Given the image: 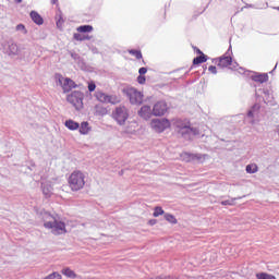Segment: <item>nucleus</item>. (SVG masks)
I'll list each match as a JSON object with an SVG mask.
<instances>
[{"label": "nucleus", "instance_id": "obj_14", "mask_svg": "<svg viewBox=\"0 0 279 279\" xmlns=\"http://www.w3.org/2000/svg\"><path fill=\"white\" fill-rule=\"evenodd\" d=\"M29 16L32 21L35 22L36 25H43V23H45V20H43V16L36 11H32Z\"/></svg>", "mask_w": 279, "mask_h": 279}, {"label": "nucleus", "instance_id": "obj_13", "mask_svg": "<svg viewBox=\"0 0 279 279\" xmlns=\"http://www.w3.org/2000/svg\"><path fill=\"white\" fill-rule=\"evenodd\" d=\"M138 114L142 119H145L147 121V119H151V116H154V109L151 110V107L149 106H143L140 111Z\"/></svg>", "mask_w": 279, "mask_h": 279}, {"label": "nucleus", "instance_id": "obj_36", "mask_svg": "<svg viewBox=\"0 0 279 279\" xmlns=\"http://www.w3.org/2000/svg\"><path fill=\"white\" fill-rule=\"evenodd\" d=\"M193 50L195 51V53H197L198 56L204 54V52L202 50H199V48L193 46Z\"/></svg>", "mask_w": 279, "mask_h": 279}, {"label": "nucleus", "instance_id": "obj_12", "mask_svg": "<svg viewBox=\"0 0 279 279\" xmlns=\"http://www.w3.org/2000/svg\"><path fill=\"white\" fill-rule=\"evenodd\" d=\"M251 80L253 82H256L257 84H265V82H269V74L268 73H254L251 76Z\"/></svg>", "mask_w": 279, "mask_h": 279}, {"label": "nucleus", "instance_id": "obj_8", "mask_svg": "<svg viewBox=\"0 0 279 279\" xmlns=\"http://www.w3.org/2000/svg\"><path fill=\"white\" fill-rule=\"evenodd\" d=\"M95 97L100 104H112L113 106L121 102L117 95H108L104 92H96Z\"/></svg>", "mask_w": 279, "mask_h": 279}, {"label": "nucleus", "instance_id": "obj_15", "mask_svg": "<svg viewBox=\"0 0 279 279\" xmlns=\"http://www.w3.org/2000/svg\"><path fill=\"white\" fill-rule=\"evenodd\" d=\"M78 128L80 134L86 135L90 132V124L88 122H82Z\"/></svg>", "mask_w": 279, "mask_h": 279}, {"label": "nucleus", "instance_id": "obj_37", "mask_svg": "<svg viewBox=\"0 0 279 279\" xmlns=\"http://www.w3.org/2000/svg\"><path fill=\"white\" fill-rule=\"evenodd\" d=\"M138 73H140V75H145V73H147V68H141L138 70Z\"/></svg>", "mask_w": 279, "mask_h": 279}, {"label": "nucleus", "instance_id": "obj_40", "mask_svg": "<svg viewBox=\"0 0 279 279\" xmlns=\"http://www.w3.org/2000/svg\"><path fill=\"white\" fill-rule=\"evenodd\" d=\"M15 3H23V0H15Z\"/></svg>", "mask_w": 279, "mask_h": 279}, {"label": "nucleus", "instance_id": "obj_23", "mask_svg": "<svg viewBox=\"0 0 279 279\" xmlns=\"http://www.w3.org/2000/svg\"><path fill=\"white\" fill-rule=\"evenodd\" d=\"M129 53L131 56H134V58H136V60H142L143 59V52H141V50L131 49V50H129Z\"/></svg>", "mask_w": 279, "mask_h": 279}, {"label": "nucleus", "instance_id": "obj_4", "mask_svg": "<svg viewBox=\"0 0 279 279\" xmlns=\"http://www.w3.org/2000/svg\"><path fill=\"white\" fill-rule=\"evenodd\" d=\"M66 101L71 104L75 110H82V108H84V93L74 90L66 96Z\"/></svg>", "mask_w": 279, "mask_h": 279}, {"label": "nucleus", "instance_id": "obj_3", "mask_svg": "<svg viewBox=\"0 0 279 279\" xmlns=\"http://www.w3.org/2000/svg\"><path fill=\"white\" fill-rule=\"evenodd\" d=\"M174 125L177 128V132H179L181 136H186V134H189L190 136H195L199 134V131L197 129L191 128V122L177 120Z\"/></svg>", "mask_w": 279, "mask_h": 279}, {"label": "nucleus", "instance_id": "obj_41", "mask_svg": "<svg viewBox=\"0 0 279 279\" xmlns=\"http://www.w3.org/2000/svg\"><path fill=\"white\" fill-rule=\"evenodd\" d=\"M52 3H57V0H52Z\"/></svg>", "mask_w": 279, "mask_h": 279}, {"label": "nucleus", "instance_id": "obj_30", "mask_svg": "<svg viewBox=\"0 0 279 279\" xmlns=\"http://www.w3.org/2000/svg\"><path fill=\"white\" fill-rule=\"evenodd\" d=\"M87 88L89 93H95V89L97 88V85L95 84V82H88L87 83Z\"/></svg>", "mask_w": 279, "mask_h": 279}, {"label": "nucleus", "instance_id": "obj_26", "mask_svg": "<svg viewBox=\"0 0 279 279\" xmlns=\"http://www.w3.org/2000/svg\"><path fill=\"white\" fill-rule=\"evenodd\" d=\"M95 110H96L97 114H107L108 113V110L100 105H96Z\"/></svg>", "mask_w": 279, "mask_h": 279}, {"label": "nucleus", "instance_id": "obj_38", "mask_svg": "<svg viewBox=\"0 0 279 279\" xmlns=\"http://www.w3.org/2000/svg\"><path fill=\"white\" fill-rule=\"evenodd\" d=\"M76 40H88L90 37H75Z\"/></svg>", "mask_w": 279, "mask_h": 279}, {"label": "nucleus", "instance_id": "obj_24", "mask_svg": "<svg viewBox=\"0 0 279 279\" xmlns=\"http://www.w3.org/2000/svg\"><path fill=\"white\" fill-rule=\"evenodd\" d=\"M165 219L166 221H168L169 223H178V219L175 218V216L171 215V214H165Z\"/></svg>", "mask_w": 279, "mask_h": 279}, {"label": "nucleus", "instance_id": "obj_39", "mask_svg": "<svg viewBox=\"0 0 279 279\" xmlns=\"http://www.w3.org/2000/svg\"><path fill=\"white\" fill-rule=\"evenodd\" d=\"M247 117H254V113H252V111H248Z\"/></svg>", "mask_w": 279, "mask_h": 279}, {"label": "nucleus", "instance_id": "obj_6", "mask_svg": "<svg viewBox=\"0 0 279 279\" xmlns=\"http://www.w3.org/2000/svg\"><path fill=\"white\" fill-rule=\"evenodd\" d=\"M124 94L133 106H141V104H143L144 96L143 93L138 92V89L134 87H126L124 89Z\"/></svg>", "mask_w": 279, "mask_h": 279}, {"label": "nucleus", "instance_id": "obj_9", "mask_svg": "<svg viewBox=\"0 0 279 279\" xmlns=\"http://www.w3.org/2000/svg\"><path fill=\"white\" fill-rule=\"evenodd\" d=\"M169 112V105L165 100H159L153 106V117H165Z\"/></svg>", "mask_w": 279, "mask_h": 279}, {"label": "nucleus", "instance_id": "obj_28", "mask_svg": "<svg viewBox=\"0 0 279 279\" xmlns=\"http://www.w3.org/2000/svg\"><path fill=\"white\" fill-rule=\"evenodd\" d=\"M160 215H165V210L162 209V207H155L153 216L154 217H160Z\"/></svg>", "mask_w": 279, "mask_h": 279}, {"label": "nucleus", "instance_id": "obj_35", "mask_svg": "<svg viewBox=\"0 0 279 279\" xmlns=\"http://www.w3.org/2000/svg\"><path fill=\"white\" fill-rule=\"evenodd\" d=\"M10 49H11L12 53H16V51H19V48H17L16 45H14V44H12V45L10 46Z\"/></svg>", "mask_w": 279, "mask_h": 279}, {"label": "nucleus", "instance_id": "obj_19", "mask_svg": "<svg viewBox=\"0 0 279 279\" xmlns=\"http://www.w3.org/2000/svg\"><path fill=\"white\" fill-rule=\"evenodd\" d=\"M184 156L187 158V162H193L194 160H202L204 156L197 154L185 153Z\"/></svg>", "mask_w": 279, "mask_h": 279}, {"label": "nucleus", "instance_id": "obj_18", "mask_svg": "<svg viewBox=\"0 0 279 279\" xmlns=\"http://www.w3.org/2000/svg\"><path fill=\"white\" fill-rule=\"evenodd\" d=\"M61 274L66 278H72V279L77 278V274H75V271H73L71 268H63L61 270Z\"/></svg>", "mask_w": 279, "mask_h": 279}, {"label": "nucleus", "instance_id": "obj_11", "mask_svg": "<svg viewBox=\"0 0 279 279\" xmlns=\"http://www.w3.org/2000/svg\"><path fill=\"white\" fill-rule=\"evenodd\" d=\"M218 66L220 69H226L229 66L230 69H233L234 71H243V68H239L238 65H234V63H232V57H230V56L221 57L218 61Z\"/></svg>", "mask_w": 279, "mask_h": 279}, {"label": "nucleus", "instance_id": "obj_27", "mask_svg": "<svg viewBox=\"0 0 279 279\" xmlns=\"http://www.w3.org/2000/svg\"><path fill=\"white\" fill-rule=\"evenodd\" d=\"M43 193H44L45 197H51V186L44 185L43 186Z\"/></svg>", "mask_w": 279, "mask_h": 279}, {"label": "nucleus", "instance_id": "obj_5", "mask_svg": "<svg viewBox=\"0 0 279 279\" xmlns=\"http://www.w3.org/2000/svg\"><path fill=\"white\" fill-rule=\"evenodd\" d=\"M56 80L61 86L63 93H71L74 88H78L80 85L72 78L64 77L62 74H56Z\"/></svg>", "mask_w": 279, "mask_h": 279}, {"label": "nucleus", "instance_id": "obj_17", "mask_svg": "<svg viewBox=\"0 0 279 279\" xmlns=\"http://www.w3.org/2000/svg\"><path fill=\"white\" fill-rule=\"evenodd\" d=\"M204 62H208V56L206 54H199L198 57L193 59V64H204Z\"/></svg>", "mask_w": 279, "mask_h": 279}, {"label": "nucleus", "instance_id": "obj_10", "mask_svg": "<svg viewBox=\"0 0 279 279\" xmlns=\"http://www.w3.org/2000/svg\"><path fill=\"white\" fill-rule=\"evenodd\" d=\"M113 119L119 123V125H123L130 114H128V109L125 107H118L112 113Z\"/></svg>", "mask_w": 279, "mask_h": 279}, {"label": "nucleus", "instance_id": "obj_34", "mask_svg": "<svg viewBox=\"0 0 279 279\" xmlns=\"http://www.w3.org/2000/svg\"><path fill=\"white\" fill-rule=\"evenodd\" d=\"M208 71H209L210 73H213L214 75H217V66L210 65V66L208 68Z\"/></svg>", "mask_w": 279, "mask_h": 279}, {"label": "nucleus", "instance_id": "obj_20", "mask_svg": "<svg viewBox=\"0 0 279 279\" xmlns=\"http://www.w3.org/2000/svg\"><path fill=\"white\" fill-rule=\"evenodd\" d=\"M77 32L81 34H90L93 32V26L92 25H83L77 27Z\"/></svg>", "mask_w": 279, "mask_h": 279}, {"label": "nucleus", "instance_id": "obj_31", "mask_svg": "<svg viewBox=\"0 0 279 279\" xmlns=\"http://www.w3.org/2000/svg\"><path fill=\"white\" fill-rule=\"evenodd\" d=\"M222 206H234V199H227L221 202Z\"/></svg>", "mask_w": 279, "mask_h": 279}, {"label": "nucleus", "instance_id": "obj_42", "mask_svg": "<svg viewBox=\"0 0 279 279\" xmlns=\"http://www.w3.org/2000/svg\"><path fill=\"white\" fill-rule=\"evenodd\" d=\"M277 10H279V7L277 8Z\"/></svg>", "mask_w": 279, "mask_h": 279}, {"label": "nucleus", "instance_id": "obj_25", "mask_svg": "<svg viewBox=\"0 0 279 279\" xmlns=\"http://www.w3.org/2000/svg\"><path fill=\"white\" fill-rule=\"evenodd\" d=\"M256 171H258V166H256V163L246 166V173H256Z\"/></svg>", "mask_w": 279, "mask_h": 279}, {"label": "nucleus", "instance_id": "obj_22", "mask_svg": "<svg viewBox=\"0 0 279 279\" xmlns=\"http://www.w3.org/2000/svg\"><path fill=\"white\" fill-rule=\"evenodd\" d=\"M256 278L257 279H276V276L269 275L267 272H259V274H256Z\"/></svg>", "mask_w": 279, "mask_h": 279}, {"label": "nucleus", "instance_id": "obj_16", "mask_svg": "<svg viewBox=\"0 0 279 279\" xmlns=\"http://www.w3.org/2000/svg\"><path fill=\"white\" fill-rule=\"evenodd\" d=\"M65 128H68V130H80V123L73 121V120H66L64 123Z\"/></svg>", "mask_w": 279, "mask_h": 279}, {"label": "nucleus", "instance_id": "obj_29", "mask_svg": "<svg viewBox=\"0 0 279 279\" xmlns=\"http://www.w3.org/2000/svg\"><path fill=\"white\" fill-rule=\"evenodd\" d=\"M45 279H62V275H60V272H52L48 275Z\"/></svg>", "mask_w": 279, "mask_h": 279}, {"label": "nucleus", "instance_id": "obj_21", "mask_svg": "<svg viewBox=\"0 0 279 279\" xmlns=\"http://www.w3.org/2000/svg\"><path fill=\"white\" fill-rule=\"evenodd\" d=\"M56 21H57V27L61 29L62 25H64V17H62V12H58L56 15Z\"/></svg>", "mask_w": 279, "mask_h": 279}, {"label": "nucleus", "instance_id": "obj_33", "mask_svg": "<svg viewBox=\"0 0 279 279\" xmlns=\"http://www.w3.org/2000/svg\"><path fill=\"white\" fill-rule=\"evenodd\" d=\"M16 29H17V32H22V34H26L25 25H23V24H19L16 26Z\"/></svg>", "mask_w": 279, "mask_h": 279}, {"label": "nucleus", "instance_id": "obj_32", "mask_svg": "<svg viewBox=\"0 0 279 279\" xmlns=\"http://www.w3.org/2000/svg\"><path fill=\"white\" fill-rule=\"evenodd\" d=\"M137 82L138 84H145V82H147V78L145 77V75H141L137 77Z\"/></svg>", "mask_w": 279, "mask_h": 279}, {"label": "nucleus", "instance_id": "obj_7", "mask_svg": "<svg viewBox=\"0 0 279 279\" xmlns=\"http://www.w3.org/2000/svg\"><path fill=\"white\" fill-rule=\"evenodd\" d=\"M150 128L155 130L158 134H162L165 130H169V128H171V122L167 118L153 119L150 121Z\"/></svg>", "mask_w": 279, "mask_h": 279}, {"label": "nucleus", "instance_id": "obj_1", "mask_svg": "<svg viewBox=\"0 0 279 279\" xmlns=\"http://www.w3.org/2000/svg\"><path fill=\"white\" fill-rule=\"evenodd\" d=\"M44 228L50 230L51 234H54V236L66 234V223L62 220H58L51 214H46L44 216Z\"/></svg>", "mask_w": 279, "mask_h": 279}, {"label": "nucleus", "instance_id": "obj_2", "mask_svg": "<svg viewBox=\"0 0 279 279\" xmlns=\"http://www.w3.org/2000/svg\"><path fill=\"white\" fill-rule=\"evenodd\" d=\"M68 186L73 193L82 191L86 186V174L80 170H74L68 178Z\"/></svg>", "mask_w": 279, "mask_h": 279}]
</instances>
